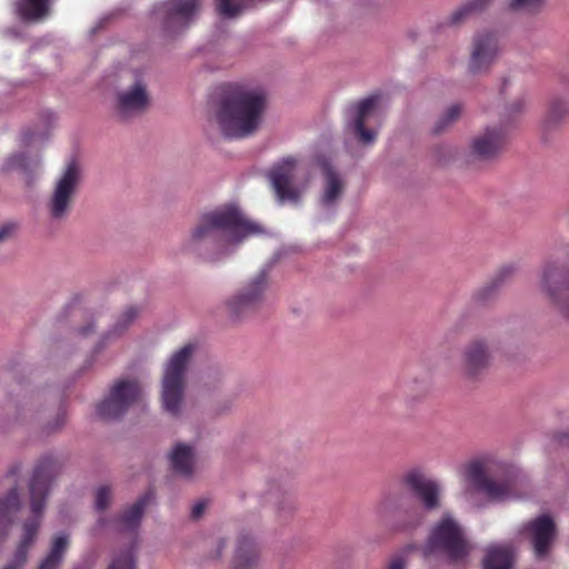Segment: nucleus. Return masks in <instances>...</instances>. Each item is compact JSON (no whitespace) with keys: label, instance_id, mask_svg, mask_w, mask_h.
Wrapping results in <instances>:
<instances>
[{"label":"nucleus","instance_id":"1","mask_svg":"<svg viewBox=\"0 0 569 569\" xmlns=\"http://www.w3.org/2000/svg\"><path fill=\"white\" fill-rule=\"evenodd\" d=\"M262 232V228L243 217L234 206H224L203 213L193 227L187 243L189 251L208 260L216 259L229 244Z\"/></svg>","mask_w":569,"mask_h":569},{"label":"nucleus","instance_id":"2","mask_svg":"<svg viewBox=\"0 0 569 569\" xmlns=\"http://www.w3.org/2000/svg\"><path fill=\"white\" fill-rule=\"evenodd\" d=\"M267 110V94L262 89L232 87L221 98L216 121L229 139H243L254 134Z\"/></svg>","mask_w":569,"mask_h":569},{"label":"nucleus","instance_id":"3","mask_svg":"<svg viewBox=\"0 0 569 569\" xmlns=\"http://www.w3.org/2000/svg\"><path fill=\"white\" fill-rule=\"evenodd\" d=\"M58 463L51 457L42 458L36 466L29 481L30 508L36 518L24 523L23 535L17 547L14 557L3 569H23L27 563L29 549L33 543L40 526L39 518L44 510L50 486L58 475Z\"/></svg>","mask_w":569,"mask_h":569},{"label":"nucleus","instance_id":"4","mask_svg":"<svg viewBox=\"0 0 569 569\" xmlns=\"http://www.w3.org/2000/svg\"><path fill=\"white\" fill-rule=\"evenodd\" d=\"M471 550L462 528L450 516H443L432 528L423 548L426 557L440 553L450 562H463Z\"/></svg>","mask_w":569,"mask_h":569},{"label":"nucleus","instance_id":"5","mask_svg":"<svg viewBox=\"0 0 569 569\" xmlns=\"http://www.w3.org/2000/svg\"><path fill=\"white\" fill-rule=\"evenodd\" d=\"M196 345L187 343L169 359L162 378V405L166 411L178 415L183 397L187 367L194 353Z\"/></svg>","mask_w":569,"mask_h":569},{"label":"nucleus","instance_id":"6","mask_svg":"<svg viewBox=\"0 0 569 569\" xmlns=\"http://www.w3.org/2000/svg\"><path fill=\"white\" fill-rule=\"evenodd\" d=\"M539 287L550 302L569 319V258L557 256L546 261Z\"/></svg>","mask_w":569,"mask_h":569},{"label":"nucleus","instance_id":"7","mask_svg":"<svg viewBox=\"0 0 569 569\" xmlns=\"http://www.w3.org/2000/svg\"><path fill=\"white\" fill-rule=\"evenodd\" d=\"M81 180V170L77 161H70L57 179L48 202L49 214L54 220L64 219L70 212Z\"/></svg>","mask_w":569,"mask_h":569},{"label":"nucleus","instance_id":"8","mask_svg":"<svg viewBox=\"0 0 569 569\" xmlns=\"http://www.w3.org/2000/svg\"><path fill=\"white\" fill-rule=\"evenodd\" d=\"M467 478L472 486L493 501L507 499L513 488V480L508 472L503 471L492 477L489 469L480 461H472L467 466Z\"/></svg>","mask_w":569,"mask_h":569},{"label":"nucleus","instance_id":"9","mask_svg":"<svg viewBox=\"0 0 569 569\" xmlns=\"http://www.w3.org/2000/svg\"><path fill=\"white\" fill-rule=\"evenodd\" d=\"M298 170L295 157H286L271 168L268 177L279 203L299 201L302 189L297 183Z\"/></svg>","mask_w":569,"mask_h":569},{"label":"nucleus","instance_id":"10","mask_svg":"<svg viewBox=\"0 0 569 569\" xmlns=\"http://www.w3.org/2000/svg\"><path fill=\"white\" fill-rule=\"evenodd\" d=\"M141 388L136 380H118L109 396L97 406V415L104 420L117 419L139 400Z\"/></svg>","mask_w":569,"mask_h":569},{"label":"nucleus","instance_id":"11","mask_svg":"<svg viewBox=\"0 0 569 569\" xmlns=\"http://www.w3.org/2000/svg\"><path fill=\"white\" fill-rule=\"evenodd\" d=\"M264 287V276L260 274L238 293L228 299L226 301L228 317L237 321L252 313L262 300Z\"/></svg>","mask_w":569,"mask_h":569},{"label":"nucleus","instance_id":"12","mask_svg":"<svg viewBox=\"0 0 569 569\" xmlns=\"http://www.w3.org/2000/svg\"><path fill=\"white\" fill-rule=\"evenodd\" d=\"M149 104L147 83L137 79L130 88L117 93L114 110L120 119L128 120L143 113Z\"/></svg>","mask_w":569,"mask_h":569},{"label":"nucleus","instance_id":"13","mask_svg":"<svg viewBox=\"0 0 569 569\" xmlns=\"http://www.w3.org/2000/svg\"><path fill=\"white\" fill-rule=\"evenodd\" d=\"M525 530L530 537L536 557H546L557 535L556 523L552 518L547 515L539 516L528 521Z\"/></svg>","mask_w":569,"mask_h":569},{"label":"nucleus","instance_id":"14","mask_svg":"<svg viewBox=\"0 0 569 569\" xmlns=\"http://www.w3.org/2000/svg\"><path fill=\"white\" fill-rule=\"evenodd\" d=\"M405 485L421 501L426 510H436L440 508V487L428 479L425 473L418 469L408 471L403 477Z\"/></svg>","mask_w":569,"mask_h":569},{"label":"nucleus","instance_id":"15","mask_svg":"<svg viewBox=\"0 0 569 569\" xmlns=\"http://www.w3.org/2000/svg\"><path fill=\"white\" fill-rule=\"evenodd\" d=\"M505 143V130L490 127L473 138L470 154L481 160H490L502 151Z\"/></svg>","mask_w":569,"mask_h":569},{"label":"nucleus","instance_id":"16","mask_svg":"<svg viewBox=\"0 0 569 569\" xmlns=\"http://www.w3.org/2000/svg\"><path fill=\"white\" fill-rule=\"evenodd\" d=\"M498 53V41L493 33L478 34L473 40L469 69L472 73L487 70Z\"/></svg>","mask_w":569,"mask_h":569},{"label":"nucleus","instance_id":"17","mask_svg":"<svg viewBox=\"0 0 569 569\" xmlns=\"http://www.w3.org/2000/svg\"><path fill=\"white\" fill-rule=\"evenodd\" d=\"M491 355L483 340H473L462 355V370L469 378H476L490 366Z\"/></svg>","mask_w":569,"mask_h":569},{"label":"nucleus","instance_id":"18","mask_svg":"<svg viewBox=\"0 0 569 569\" xmlns=\"http://www.w3.org/2000/svg\"><path fill=\"white\" fill-rule=\"evenodd\" d=\"M54 0H13L12 9L17 18L28 24L44 21L51 14Z\"/></svg>","mask_w":569,"mask_h":569},{"label":"nucleus","instance_id":"19","mask_svg":"<svg viewBox=\"0 0 569 569\" xmlns=\"http://www.w3.org/2000/svg\"><path fill=\"white\" fill-rule=\"evenodd\" d=\"M378 102L377 97L372 96L360 101L357 106V116L353 122V130L362 143L375 141L377 133L366 128V120L373 111Z\"/></svg>","mask_w":569,"mask_h":569},{"label":"nucleus","instance_id":"20","mask_svg":"<svg viewBox=\"0 0 569 569\" xmlns=\"http://www.w3.org/2000/svg\"><path fill=\"white\" fill-rule=\"evenodd\" d=\"M259 551L254 540L247 535L238 538L233 569H252L258 562Z\"/></svg>","mask_w":569,"mask_h":569},{"label":"nucleus","instance_id":"21","mask_svg":"<svg viewBox=\"0 0 569 569\" xmlns=\"http://www.w3.org/2000/svg\"><path fill=\"white\" fill-rule=\"evenodd\" d=\"M154 493L152 490H148L142 497H140L123 515L119 518V530L134 532L141 521L143 510L147 505L153 499Z\"/></svg>","mask_w":569,"mask_h":569},{"label":"nucleus","instance_id":"22","mask_svg":"<svg viewBox=\"0 0 569 569\" xmlns=\"http://www.w3.org/2000/svg\"><path fill=\"white\" fill-rule=\"evenodd\" d=\"M513 553L510 547L492 545L487 548L482 560L483 569H511Z\"/></svg>","mask_w":569,"mask_h":569},{"label":"nucleus","instance_id":"23","mask_svg":"<svg viewBox=\"0 0 569 569\" xmlns=\"http://www.w3.org/2000/svg\"><path fill=\"white\" fill-rule=\"evenodd\" d=\"M170 463L174 472L191 477L193 473V450L190 446L179 443L170 453Z\"/></svg>","mask_w":569,"mask_h":569},{"label":"nucleus","instance_id":"24","mask_svg":"<svg viewBox=\"0 0 569 569\" xmlns=\"http://www.w3.org/2000/svg\"><path fill=\"white\" fill-rule=\"evenodd\" d=\"M69 547L67 535L57 536L51 543L50 552L41 561L38 569H59L63 556Z\"/></svg>","mask_w":569,"mask_h":569},{"label":"nucleus","instance_id":"25","mask_svg":"<svg viewBox=\"0 0 569 569\" xmlns=\"http://www.w3.org/2000/svg\"><path fill=\"white\" fill-rule=\"evenodd\" d=\"M325 174V192L322 196V203L329 206L333 203L343 190V184L337 172L329 166L323 168Z\"/></svg>","mask_w":569,"mask_h":569},{"label":"nucleus","instance_id":"26","mask_svg":"<svg viewBox=\"0 0 569 569\" xmlns=\"http://www.w3.org/2000/svg\"><path fill=\"white\" fill-rule=\"evenodd\" d=\"M170 2H173V7L167 12L168 23L179 17L183 20L184 27L200 6V0H170Z\"/></svg>","mask_w":569,"mask_h":569},{"label":"nucleus","instance_id":"27","mask_svg":"<svg viewBox=\"0 0 569 569\" xmlns=\"http://www.w3.org/2000/svg\"><path fill=\"white\" fill-rule=\"evenodd\" d=\"M21 508V500L14 482L4 498H0V520L12 521V516Z\"/></svg>","mask_w":569,"mask_h":569},{"label":"nucleus","instance_id":"28","mask_svg":"<svg viewBox=\"0 0 569 569\" xmlns=\"http://www.w3.org/2000/svg\"><path fill=\"white\" fill-rule=\"evenodd\" d=\"M492 0H469L456 9L450 17L452 24L462 22L472 13L481 12L489 7Z\"/></svg>","mask_w":569,"mask_h":569},{"label":"nucleus","instance_id":"29","mask_svg":"<svg viewBox=\"0 0 569 569\" xmlns=\"http://www.w3.org/2000/svg\"><path fill=\"white\" fill-rule=\"evenodd\" d=\"M568 110V104L562 99L551 100L545 119L546 126L553 127L558 124L565 119Z\"/></svg>","mask_w":569,"mask_h":569},{"label":"nucleus","instance_id":"30","mask_svg":"<svg viewBox=\"0 0 569 569\" xmlns=\"http://www.w3.org/2000/svg\"><path fill=\"white\" fill-rule=\"evenodd\" d=\"M461 106L456 103L450 106L443 116L437 121L436 127L433 131L436 133L442 132L445 129H447L450 124H452L461 114Z\"/></svg>","mask_w":569,"mask_h":569},{"label":"nucleus","instance_id":"31","mask_svg":"<svg viewBox=\"0 0 569 569\" xmlns=\"http://www.w3.org/2000/svg\"><path fill=\"white\" fill-rule=\"evenodd\" d=\"M108 569H136V560L132 547L120 552L110 563Z\"/></svg>","mask_w":569,"mask_h":569},{"label":"nucleus","instance_id":"32","mask_svg":"<svg viewBox=\"0 0 569 569\" xmlns=\"http://www.w3.org/2000/svg\"><path fill=\"white\" fill-rule=\"evenodd\" d=\"M422 521V513L419 509H413L408 515V520H402L398 518L395 523V530L397 531H406L417 527Z\"/></svg>","mask_w":569,"mask_h":569},{"label":"nucleus","instance_id":"33","mask_svg":"<svg viewBox=\"0 0 569 569\" xmlns=\"http://www.w3.org/2000/svg\"><path fill=\"white\" fill-rule=\"evenodd\" d=\"M545 2L546 0H509V7L512 10L536 12L543 7Z\"/></svg>","mask_w":569,"mask_h":569},{"label":"nucleus","instance_id":"34","mask_svg":"<svg viewBox=\"0 0 569 569\" xmlns=\"http://www.w3.org/2000/svg\"><path fill=\"white\" fill-rule=\"evenodd\" d=\"M4 168L6 170L19 169L22 171H29L31 167L27 154L21 152L8 158Z\"/></svg>","mask_w":569,"mask_h":569},{"label":"nucleus","instance_id":"35","mask_svg":"<svg viewBox=\"0 0 569 569\" xmlns=\"http://www.w3.org/2000/svg\"><path fill=\"white\" fill-rule=\"evenodd\" d=\"M110 488L107 486L100 487L96 495V508L98 510H104L110 502Z\"/></svg>","mask_w":569,"mask_h":569},{"label":"nucleus","instance_id":"36","mask_svg":"<svg viewBox=\"0 0 569 569\" xmlns=\"http://www.w3.org/2000/svg\"><path fill=\"white\" fill-rule=\"evenodd\" d=\"M14 230H16V224L12 222H7V223L2 224L0 227V242L10 238Z\"/></svg>","mask_w":569,"mask_h":569},{"label":"nucleus","instance_id":"37","mask_svg":"<svg viewBox=\"0 0 569 569\" xmlns=\"http://www.w3.org/2000/svg\"><path fill=\"white\" fill-rule=\"evenodd\" d=\"M136 316H137V311H136V309H134V308H129V309H127V310L122 313L121 319H120V322H121V323H120L121 329H124V328H126V326H127L128 323H130V322L136 318Z\"/></svg>","mask_w":569,"mask_h":569},{"label":"nucleus","instance_id":"38","mask_svg":"<svg viewBox=\"0 0 569 569\" xmlns=\"http://www.w3.org/2000/svg\"><path fill=\"white\" fill-rule=\"evenodd\" d=\"M207 508V501L204 500H201V501H198L197 503L193 505L192 509H191V517L193 519H199L202 513L204 512Z\"/></svg>","mask_w":569,"mask_h":569},{"label":"nucleus","instance_id":"39","mask_svg":"<svg viewBox=\"0 0 569 569\" xmlns=\"http://www.w3.org/2000/svg\"><path fill=\"white\" fill-rule=\"evenodd\" d=\"M405 567H406V561H405L403 557L396 556L390 560L387 569H405Z\"/></svg>","mask_w":569,"mask_h":569},{"label":"nucleus","instance_id":"40","mask_svg":"<svg viewBox=\"0 0 569 569\" xmlns=\"http://www.w3.org/2000/svg\"><path fill=\"white\" fill-rule=\"evenodd\" d=\"M523 106H525V100L522 98L521 99H517L515 102L511 103L510 112L511 113L521 112L522 109H523Z\"/></svg>","mask_w":569,"mask_h":569},{"label":"nucleus","instance_id":"41","mask_svg":"<svg viewBox=\"0 0 569 569\" xmlns=\"http://www.w3.org/2000/svg\"><path fill=\"white\" fill-rule=\"evenodd\" d=\"M295 507V503H293V500L291 497H286L284 500H283V507H279V509H288V510H292Z\"/></svg>","mask_w":569,"mask_h":569},{"label":"nucleus","instance_id":"42","mask_svg":"<svg viewBox=\"0 0 569 569\" xmlns=\"http://www.w3.org/2000/svg\"><path fill=\"white\" fill-rule=\"evenodd\" d=\"M511 272H512V268L511 267H506V268L501 269V271L498 274V281L501 282L503 280V278L507 274H510Z\"/></svg>","mask_w":569,"mask_h":569},{"label":"nucleus","instance_id":"43","mask_svg":"<svg viewBox=\"0 0 569 569\" xmlns=\"http://www.w3.org/2000/svg\"><path fill=\"white\" fill-rule=\"evenodd\" d=\"M20 472V466H13L9 473L7 475V479L10 480L11 478H14Z\"/></svg>","mask_w":569,"mask_h":569},{"label":"nucleus","instance_id":"44","mask_svg":"<svg viewBox=\"0 0 569 569\" xmlns=\"http://www.w3.org/2000/svg\"><path fill=\"white\" fill-rule=\"evenodd\" d=\"M63 421H64V413L60 412L58 415V420H57V423H56L54 428L60 427L63 423Z\"/></svg>","mask_w":569,"mask_h":569},{"label":"nucleus","instance_id":"45","mask_svg":"<svg viewBox=\"0 0 569 569\" xmlns=\"http://www.w3.org/2000/svg\"><path fill=\"white\" fill-rule=\"evenodd\" d=\"M23 141H24L26 143H30V142L32 141V134H31V132H29V131H28V132H24V134H23Z\"/></svg>","mask_w":569,"mask_h":569},{"label":"nucleus","instance_id":"46","mask_svg":"<svg viewBox=\"0 0 569 569\" xmlns=\"http://www.w3.org/2000/svg\"><path fill=\"white\" fill-rule=\"evenodd\" d=\"M91 330H92V329H91V326L86 327V328H83V329L81 330V335L87 336L89 332H91Z\"/></svg>","mask_w":569,"mask_h":569},{"label":"nucleus","instance_id":"47","mask_svg":"<svg viewBox=\"0 0 569 569\" xmlns=\"http://www.w3.org/2000/svg\"><path fill=\"white\" fill-rule=\"evenodd\" d=\"M401 388H402V393H407V390H406V389H407V386H406V385H403V386H401Z\"/></svg>","mask_w":569,"mask_h":569},{"label":"nucleus","instance_id":"48","mask_svg":"<svg viewBox=\"0 0 569 569\" xmlns=\"http://www.w3.org/2000/svg\"><path fill=\"white\" fill-rule=\"evenodd\" d=\"M566 440L569 442V433L566 435Z\"/></svg>","mask_w":569,"mask_h":569}]
</instances>
